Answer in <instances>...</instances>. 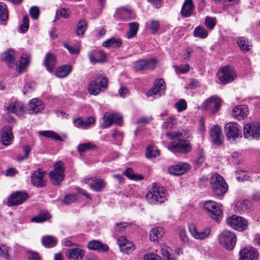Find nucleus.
Listing matches in <instances>:
<instances>
[{
    "label": "nucleus",
    "instance_id": "1",
    "mask_svg": "<svg viewBox=\"0 0 260 260\" xmlns=\"http://www.w3.org/2000/svg\"><path fill=\"white\" fill-rule=\"evenodd\" d=\"M181 132H170L166 133V136L172 141L168 144L169 149L174 153H188L191 151V145L188 141L181 139Z\"/></svg>",
    "mask_w": 260,
    "mask_h": 260
},
{
    "label": "nucleus",
    "instance_id": "2",
    "mask_svg": "<svg viewBox=\"0 0 260 260\" xmlns=\"http://www.w3.org/2000/svg\"><path fill=\"white\" fill-rule=\"evenodd\" d=\"M210 186L213 193L217 196H223L228 189V185L224 178L215 174L210 179Z\"/></svg>",
    "mask_w": 260,
    "mask_h": 260
},
{
    "label": "nucleus",
    "instance_id": "3",
    "mask_svg": "<svg viewBox=\"0 0 260 260\" xmlns=\"http://www.w3.org/2000/svg\"><path fill=\"white\" fill-rule=\"evenodd\" d=\"M146 200L152 204H161L166 200V193L164 188L153 186L152 188L147 193Z\"/></svg>",
    "mask_w": 260,
    "mask_h": 260
},
{
    "label": "nucleus",
    "instance_id": "4",
    "mask_svg": "<svg viewBox=\"0 0 260 260\" xmlns=\"http://www.w3.org/2000/svg\"><path fill=\"white\" fill-rule=\"evenodd\" d=\"M224 132L227 140L234 142L239 138H242V127L238 123L234 122H230L225 124Z\"/></svg>",
    "mask_w": 260,
    "mask_h": 260
},
{
    "label": "nucleus",
    "instance_id": "5",
    "mask_svg": "<svg viewBox=\"0 0 260 260\" xmlns=\"http://www.w3.org/2000/svg\"><path fill=\"white\" fill-rule=\"evenodd\" d=\"M218 239L219 244L229 250L234 249L237 241L235 234L226 230L219 234Z\"/></svg>",
    "mask_w": 260,
    "mask_h": 260
},
{
    "label": "nucleus",
    "instance_id": "6",
    "mask_svg": "<svg viewBox=\"0 0 260 260\" xmlns=\"http://www.w3.org/2000/svg\"><path fill=\"white\" fill-rule=\"evenodd\" d=\"M108 80L106 77H98L92 80L88 86L90 94L96 95L107 88Z\"/></svg>",
    "mask_w": 260,
    "mask_h": 260
},
{
    "label": "nucleus",
    "instance_id": "7",
    "mask_svg": "<svg viewBox=\"0 0 260 260\" xmlns=\"http://www.w3.org/2000/svg\"><path fill=\"white\" fill-rule=\"evenodd\" d=\"M63 163L61 161H58L54 166V170L49 173L50 178L52 183L55 185H59L60 182L64 179V169L63 167Z\"/></svg>",
    "mask_w": 260,
    "mask_h": 260
},
{
    "label": "nucleus",
    "instance_id": "8",
    "mask_svg": "<svg viewBox=\"0 0 260 260\" xmlns=\"http://www.w3.org/2000/svg\"><path fill=\"white\" fill-rule=\"evenodd\" d=\"M217 76L223 84L233 81L237 76L234 70L229 66L219 69L217 73Z\"/></svg>",
    "mask_w": 260,
    "mask_h": 260
},
{
    "label": "nucleus",
    "instance_id": "9",
    "mask_svg": "<svg viewBox=\"0 0 260 260\" xmlns=\"http://www.w3.org/2000/svg\"><path fill=\"white\" fill-rule=\"evenodd\" d=\"M204 208L213 219L218 222L221 220L222 213L220 206L216 202L212 200L207 201L204 204Z\"/></svg>",
    "mask_w": 260,
    "mask_h": 260
},
{
    "label": "nucleus",
    "instance_id": "10",
    "mask_svg": "<svg viewBox=\"0 0 260 260\" xmlns=\"http://www.w3.org/2000/svg\"><path fill=\"white\" fill-rule=\"evenodd\" d=\"M228 225L239 231H243L247 228V221L241 217L233 215L226 219Z\"/></svg>",
    "mask_w": 260,
    "mask_h": 260
},
{
    "label": "nucleus",
    "instance_id": "11",
    "mask_svg": "<svg viewBox=\"0 0 260 260\" xmlns=\"http://www.w3.org/2000/svg\"><path fill=\"white\" fill-rule=\"evenodd\" d=\"M260 124L258 122L248 123L243 127L244 136L245 138L257 139L260 134Z\"/></svg>",
    "mask_w": 260,
    "mask_h": 260
},
{
    "label": "nucleus",
    "instance_id": "12",
    "mask_svg": "<svg viewBox=\"0 0 260 260\" xmlns=\"http://www.w3.org/2000/svg\"><path fill=\"white\" fill-rule=\"evenodd\" d=\"M29 197L25 191H17L11 194L8 200L7 205L14 206L21 204Z\"/></svg>",
    "mask_w": 260,
    "mask_h": 260
},
{
    "label": "nucleus",
    "instance_id": "13",
    "mask_svg": "<svg viewBox=\"0 0 260 260\" xmlns=\"http://www.w3.org/2000/svg\"><path fill=\"white\" fill-rule=\"evenodd\" d=\"M113 123L121 125L122 124V115L119 113L108 114L106 113L103 117V128L109 127Z\"/></svg>",
    "mask_w": 260,
    "mask_h": 260
},
{
    "label": "nucleus",
    "instance_id": "14",
    "mask_svg": "<svg viewBox=\"0 0 260 260\" xmlns=\"http://www.w3.org/2000/svg\"><path fill=\"white\" fill-rule=\"evenodd\" d=\"M221 104L220 98L216 96H212L204 102V107L206 109L214 114L219 110Z\"/></svg>",
    "mask_w": 260,
    "mask_h": 260
},
{
    "label": "nucleus",
    "instance_id": "15",
    "mask_svg": "<svg viewBox=\"0 0 260 260\" xmlns=\"http://www.w3.org/2000/svg\"><path fill=\"white\" fill-rule=\"evenodd\" d=\"M210 137L214 145L218 146L223 143L224 137L220 126L215 125L212 127L210 131Z\"/></svg>",
    "mask_w": 260,
    "mask_h": 260
},
{
    "label": "nucleus",
    "instance_id": "16",
    "mask_svg": "<svg viewBox=\"0 0 260 260\" xmlns=\"http://www.w3.org/2000/svg\"><path fill=\"white\" fill-rule=\"evenodd\" d=\"M156 64L155 59H141L135 63L134 68L136 71L152 70L155 68Z\"/></svg>",
    "mask_w": 260,
    "mask_h": 260
},
{
    "label": "nucleus",
    "instance_id": "17",
    "mask_svg": "<svg viewBox=\"0 0 260 260\" xmlns=\"http://www.w3.org/2000/svg\"><path fill=\"white\" fill-rule=\"evenodd\" d=\"M45 175V172L40 169L34 171L31 177V182L32 185L38 187L45 186L46 185L44 179Z\"/></svg>",
    "mask_w": 260,
    "mask_h": 260
},
{
    "label": "nucleus",
    "instance_id": "18",
    "mask_svg": "<svg viewBox=\"0 0 260 260\" xmlns=\"http://www.w3.org/2000/svg\"><path fill=\"white\" fill-rule=\"evenodd\" d=\"M88 55L91 63H103L106 60L107 56L104 51L99 49L90 51Z\"/></svg>",
    "mask_w": 260,
    "mask_h": 260
},
{
    "label": "nucleus",
    "instance_id": "19",
    "mask_svg": "<svg viewBox=\"0 0 260 260\" xmlns=\"http://www.w3.org/2000/svg\"><path fill=\"white\" fill-rule=\"evenodd\" d=\"M13 139L12 128L10 125H6L2 128L1 135V142L5 146L10 145Z\"/></svg>",
    "mask_w": 260,
    "mask_h": 260
},
{
    "label": "nucleus",
    "instance_id": "20",
    "mask_svg": "<svg viewBox=\"0 0 260 260\" xmlns=\"http://www.w3.org/2000/svg\"><path fill=\"white\" fill-rule=\"evenodd\" d=\"M118 241L119 247L122 252L126 254H129L134 250L135 246L134 244L129 242L125 236H121Z\"/></svg>",
    "mask_w": 260,
    "mask_h": 260
},
{
    "label": "nucleus",
    "instance_id": "21",
    "mask_svg": "<svg viewBox=\"0 0 260 260\" xmlns=\"http://www.w3.org/2000/svg\"><path fill=\"white\" fill-rule=\"evenodd\" d=\"M257 255V251L255 249L244 248L240 251L239 260H256Z\"/></svg>",
    "mask_w": 260,
    "mask_h": 260
},
{
    "label": "nucleus",
    "instance_id": "22",
    "mask_svg": "<svg viewBox=\"0 0 260 260\" xmlns=\"http://www.w3.org/2000/svg\"><path fill=\"white\" fill-rule=\"evenodd\" d=\"M84 254V250L79 248H70L66 252L67 257L73 260H82Z\"/></svg>",
    "mask_w": 260,
    "mask_h": 260
},
{
    "label": "nucleus",
    "instance_id": "23",
    "mask_svg": "<svg viewBox=\"0 0 260 260\" xmlns=\"http://www.w3.org/2000/svg\"><path fill=\"white\" fill-rule=\"evenodd\" d=\"M56 60L55 55L50 52L46 54L44 64L46 67L47 70L52 73L56 66Z\"/></svg>",
    "mask_w": 260,
    "mask_h": 260
},
{
    "label": "nucleus",
    "instance_id": "24",
    "mask_svg": "<svg viewBox=\"0 0 260 260\" xmlns=\"http://www.w3.org/2000/svg\"><path fill=\"white\" fill-rule=\"evenodd\" d=\"M88 248L92 250H96L100 252H107L109 247L107 244H103L98 240H91L88 243Z\"/></svg>",
    "mask_w": 260,
    "mask_h": 260
},
{
    "label": "nucleus",
    "instance_id": "25",
    "mask_svg": "<svg viewBox=\"0 0 260 260\" xmlns=\"http://www.w3.org/2000/svg\"><path fill=\"white\" fill-rule=\"evenodd\" d=\"M189 169V165L187 163H180L172 166L169 169V172L175 176H179L185 173Z\"/></svg>",
    "mask_w": 260,
    "mask_h": 260
},
{
    "label": "nucleus",
    "instance_id": "26",
    "mask_svg": "<svg viewBox=\"0 0 260 260\" xmlns=\"http://www.w3.org/2000/svg\"><path fill=\"white\" fill-rule=\"evenodd\" d=\"M29 111L31 114H37L41 110H42L44 107V104L43 102L38 98H35L30 100L29 104Z\"/></svg>",
    "mask_w": 260,
    "mask_h": 260
},
{
    "label": "nucleus",
    "instance_id": "27",
    "mask_svg": "<svg viewBox=\"0 0 260 260\" xmlns=\"http://www.w3.org/2000/svg\"><path fill=\"white\" fill-rule=\"evenodd\" d=\"M7 110L9 112L13 113L17 115L20 116L23 113L24 107L23 104L21 102H12L9 104V106L7 108Z\"/></svg>",
    "mask_w": 260,
    "mask_h": 260
},
{
    "label": "nucleus",
    "instance_id": "28",
    "mask_svg": "<svg viewBox=\"0 0 260 260\" xmlns=\"http://www.w3.org/2000/svg\"><path fill=\"white\" fill-rule=\"evenodd\" d=\"M247 108L242 105L238 106L232 110V115L240 120L247 117Z\"/></svg>",
    "mask_w": 260,
    "mask_h": 260
},
{
    "label": "nucleus",
    "instance_id": "29",
    "mask_svg": "<svg viewBox=\"0 0 260 260\" xmlns=\"http://www.w3.org/2000/svg\"><path fill=\"white\" fill-rule=\"evenodd\" d=\"M189 231L191 235L198 239H204L206 238L210 234L211 230L209 228H206L204 230L198 231L194 226H189Z\"/></svg>",
    "mask_w": 260,
    "mask_h": 260
},
{
    "label": "nucleus",
    "instance_id": "30",
    "mask_svg": "<svg viewBox=\"0 0 260 260\" xmlns=\"http://www.w3.org/2000/svg\"><path fill=\"white\" fill-rule=\"evenodd\" d=\"M72 69L73 67L70 64L62 65L56 69L55 75L58 78H64L72 72Z\"/></svg>",
    "mask_w": 260,
    "mask_h": 260
},
{
    "label": "nucleus",
    "instance_id": "31",
    "mask_svg": "<svg viewBox=\"0 0 260 260\" xmlns=\"http://www.w3.org/2000/svg\"><path fill=\"white\" fill-rule=\"evenodd\" d=\"M193 9L192 0H186L182 7L181 11L182 15L185 17L190 16L192 13Z\"/></svg>",
    "mask_w": 260,
    "mask_h": 260
},
{
    "label": "nucleus",
    "instance_id": "32",
    "mask_svg": "<svg viewBox=\"0 0 260 260\" xmlns=\"http://www.w3.org/2000/svg\"><path fill=\"white\" fill-rule=\"evenodd\" d=\"M237 44L241 50L244 52H248L251 47V44L245 37H239L237 40Z\"/></svg>",
    "mask_w": 260,
    "mask_h": 260
},
{
    "label": "nucleus",
    "instance_id": "33",
    "mask_svg": "<svg viewBox=\"0 0 260 260\" xmlns=\"http://www.w3.org/2000/svg\"><path fill=\"white\" fill-rule=\"evenodd\" d=\"M2 58L8 63V64L10 67H14L15 64V53L13 50H10L8 52H5L2 55Z\"/></svg>",
    "mask_w": 260,
    "mask_h": 260
},
{
    "label": "nucleus",
    "instance_id": "34",
    "mask_svg": "<svg viewBox=\"0 0 260 260\" xmlns=\"http://www.w3.org/2000/svg\"><path fill=\"white\" fill-rule=\"evenodd\" d=\"M115 16L120 19L127 20L132 18V12L128 9L122 8L116 11Z\"/></svg>",
    "mask_w": 260,
    "mask_h": 260
},
{
    "label": "nucleus",
    "instance_id": "35",
    "mask_svg": "<svg viewBox=\"0 0 260 260\" xmlns=\"http://www.w3.org/2000/svg\"><path fill=\"white\" fill-rule=\"evenodd\" d=\"M122 44L121 40L119 38H111L108 39L103 43V46L105 47H119Z\"/></svg>",
    "mask_w": 260,
    "mask_h": 260
},
{
    "label": "nucleus",
    "instance_id": "36",
    "mask_svg": "<svg viewBox=\"0 0 260 260\" xmlns=\"http://www.w3.org/2000/svg\"><path fill=\"white\" fill-rule=\"evenodd\" d=\"M30 56L22 54L21 56L20 60L19 62L16 64L17 67L18 68V71L21 73L23 69L28 66L30 60Z\"/></svg>",
    "mask_w": 260,
    "mask_h": 260
},
{
    "label": "nucleus",
    "instance_id": "37",
    "mask_svg": "<svg viewBox=\"0 0 260 260\" xmlns=\"http://www.w3.org/2000/svg\"><path fill=\"white\" fill-rule=\"evenodd\" d=\"M93 182L94 183L91 184L90 187L96 191H102L106 186L105 182L102 179L95 178Z\"/></svg>",
    "mask_w": 260,
    "mask_h": 260
},
{
    "label": "nucleus",
    "instance_id": "38",
    "mask_svg": "<svg viewBox=\"0 0 260 260\" xmlns=\"http://www.w3.org/2000/svg\"><path fill=\"white\" fill-rule=\"evenodd\" d=\"M43 245L46 247H51L56 245L57 241L56 238L51 236H44L42 238Z\"/></svg>",
    "mask_w": 260,
    "mask_h": 260
},
{
    "label": "nucleus",
    "instance_id": "39",
    "mask_svg": "<svg viewBox=\"0 0 260 260\" xmlns=\"http://www.w3.org/2000/svg\"><path fill=\"white\" fill-rule=\"evenodd\" d=\"M39 134L42 136L52 138L55 140H58L59 141H62L63 139L56 133L52 131H40Z\"/></svg>",
    "mask_w": 260,
    "mask_h": 260
},
{
    "label": "nucleus",
    "instance_id": "40",
    "mask_svg": "<svg viewBox=\"0 0 260 260\" xmlns=\"http://www.w3.org/2000/svg\"><path fill=\"white\" fill-rule=\"evenodd\" d=\"M123 174L128 179L133 180H141L143 177L141 175L136 174L134 173L133 170L131 168H127L124 172Z\"/></svg>",
    "mask_w": 260,
    "mask_h": 260
},
{
    "label": "nucleus",
    "instance_id": "41",
    "mask_svg": "<svg viewBox=\"0 0 260 260\" xmlns=\"http://www.w3.org/2000/svg\"><path fill=\"white\" fill-rule=\"evenodd\" d=\"M161 231V228H155L152 229L149 234V239L151 241H157L160 237H161L160 231Z\"/></svg>",
    "mask_w": 260,
    "mask_h": 260
},
{
    "label": "nucleus",
    "instance_id": "42",
    "mask_svg": "<svg viewBox=\"0 0 260 260\" xmlns=\"http://www.w3.org/2000/svg\"><path fill=\"white\" fill-rule=\"evenodd\" d=\"M207 30L203 26L197 27L193 31V36L200 38H206L208 36Z\"/></svg>",
    "mask_w": 260,
    "mask_h": 260
},
{
    "label": "nucleus",
    "instance_id": "43",
    "mask_svg": "<svg viewBox=\"0 0 260 260\" xmlns=\"http://www.w3.org/2000/svg\"><path fill=\"white\" fill-rule=\"evenodd\" d=\"M128 25L129 30L127 33V38L131 39L137 35L139 25L137 22H130Z\"/></svg>",
    "mask_w": 260,
    "mask_h": 260
},
{
    "label": "nucleus",
    "instance_id": "44",
    "mask_svg": "<svg viewBox=\"0 0 260 260\" xmlns=\"http://www.w3.org/2000/svg\"><path fill=\"white\" fill-rule=\"evenodd\" d=\"M8 17V11L7 9L6 5L0 2V20L4 21L7 19Z\"/></svg>",
    "mask_w": 260,
    "mask_h": 260
},
{
    "label": "nucleus",
    "instance_id": "45",
    "mask_svg": "<svg viewBox=\"0 0 260 260\" xmlns=\"http://www.w3.org/2000/svg\"><path fill=\"white\" fill-rule=\"evenodd\" d=\"M51 218V216L48 213H44L40 214L38 216L33 217L31 221L35 222H42Z\"/></svg>",
    "mask_w": 260,
    "mask_h": 260
},
{
    "label": "nucleus",
    "instance_id": "46",
    "mask_svg": "<svg viewBox=\"0 0 260 260\" xmlns=\"http://www.w3.org/2000/svg\"><path fill=\"white\" fill-rule=\"evenodd\" d=\"M87 27V22L85 20H82L80 21L77 25V28L76 33L77 35H83L86 30Z\"/></svg>",
    "mask_w": 260,
    "mask_h": 260
},
{
    "label": "nucleus",
    "instance_id": "47",
    "mask_svg": "<svg viewBox=\"0 0 260 260\" xmlns=\"http://www.w3.org/2000/svg\"><path fill=\"white\" fill-rule=\"evenodd\" d=\"M10 248L5 245H0V256L4 257L6 260H10L11 256L9 254Z\"/></svg>",
    "mask_w": 260,
    "mask_h": 260
},
{
    "label": "nucleus",
    "instance_id": "48",
    "mask_svg": "<svg viewBox=\"0 0 260 260\" xmlns=\"http://www.w3.org/2000/svg\"><path fill=\"white\" fill-rule=\"evenodd\" d=\"M95 146L91 143L80 144L78 145V150L80 153L84 152L87 150L93 149Z\"/></svg>",
    "mask_w": 260,
    "mask_h": 260
},
{
    "label": "nucleus",
    "instance_id": "49",
    "mask_svg": "<svg viewBox=\"0 0 260 260\" xmlns=\"http://www.w3.org/2000/svg\"><path fill=\"white\" fill-rule=\"evenodd\" d=\"M158 150L153 149L151 146H149L146 148L145 155L147 158L156 157L159 155Z\"/></svg>",
    "mask_w": 260,
    "mask_h": 260
},
{
    "label": "nucleus",
    "instance_id": "50",
    "mask_svg": "<svg viewBox=\"0 0 260 260\" xmlns=\"http://www.w3.org/2000/svg\"><path fill=\"white\" fill-rule=\"evenodd\" d=\"M216 24L215 18L207 16L205 18V25L209 29H213Z\"/></svg>",
    "mask_w": 260,
    "mask_h": 260
},
{
    "label": "nucleus",
    "instance_id": "51",
    "mask_svg": "<svg viewBox=\"0 0 260 260\" xmlns=\"http://www.w3.org/2000/svg\"><path fill=\"white\" fill-rule=\"evenodd\" d=\"M175 107L178 112H182L186 109L187 103L185 100L181 99L175 104Z\"/></svg>",
    "mask_w": 260,
    "mask_h": 260
},
{
    "label": "nucleus",
    "instance_id": "52",
    "mask_svg": "<svg viewBox=\"0 0 260 260\" xmlns=\"http://www.w3.org/2000/svg\"><path fill=\"white\" fill-rule=\"evenodd\" d=\"M154 86L157 87V88L161 91L162 94H164L166 85L165 82L162 79L159 78L156 79L154 83Z\"/></svg>",
    "mask_w": 260,
    "mask_h": 260
},
{
    "label": "nucleus",
    "instance_id": "53",
    "mask_svg": "<svg viewBox=\"0 0 260 260\" xmlns=\"http://www.w3.org/2000/svg\"><path fill=\"white\" fill-rule=\"evenodd\" d=\"M22 22L23 24L20 27V31L24 33L27 31L29 27V19L27 16L23 17Z\"/></svg>",
    "mask_w": 260,
    "mask_h": 260
},
{
    "label": "nucleus",
    "instance_id": "54",
    "mask_svg": "<svg viewBox=\"0 0 260 260\" xmlns=\"http://www.w3.org/2000/svg\"><path fill=\"white\" fill-rule=\"evenodd\" d=\"M69 14L67 9L61 8L56 11L55 19H58L61 17L67 18L69 17Z\"/></svg>",
    "mask_w": 260,
    "mask_h": 260
},
{
    "label": "nucleus",
    "instance_id": "55",
    "mask_svg": "<svg viewBox=\"0 0 260 260\" xmlns=\"http://www.w3.org/2000/svg\"><path fill=\"white\" fill-rule=\"evenodd\" d=\"M40 10L37 6H32L29 10V14L34 19L38 18L40 14Z\"/></svg>",
    "mask_w": 260,
    "mask_h": 260
},
{
    "label": "nucleus",
    "instance_id": "56",
    "mask_svg": "<svg viewBox=\"0 0 260 260\" xmlns=\"http://www.w3.org/2000/svg\"><path fill=\"white\" fill-rule=\"evenodd\" d=\"M161 252L164 260H176L174 255L170 253L167 249L161 248Z\"/></svg>",
    "mask_w": 260,
    "mask_h": 260
},
{
    "label": "nucleus",
    "instance_id": "57",
    "mask_svg": "<svg viewBox=\"0 0 260 260\" xmlns=\"http://www.w3.org/2000/svg\"><path fill=\"white\" fill-rule=\"evenodd\" d=\"M27 254L29 260H42L39 254L37 252L29 250L27 252Z\"/></svg>",
    "mask_w": 260,
    "mask_h": 260
},
{
    "label": "nucleus",
    "instance_id": "58",
    "mask_svg": "<svg viewBox=\"0 0 260 260\" xmlns=\"http://www.w3.org/2000/svg\"><path fill=\"white\" fill-rule=\"evenodd\" d=\"M179 236L181 240L185 244H187L189 242V238L186 235V232L184 229H179Z\"/></svg>",
    "mask_w": 260,
    "mask_h": 260
},
{
    "label": "nucleus",
    "instance_id": "59",
    "mask_svg": "<svg viewBox=\"0 0 260 260\" xmlns=\"http://www.w3.org/2000/svg\"><path fill=\"white\" fill-rule=\"evenodd\" d=\"M77 198L74 194H69L66 196L64 198L63 202L64 204L69 205L76 200Z\"/></svg>",
    "mask_w": 260,
    "mask_h": 260
},
{
    "label": "nucleus",
    "instance_id": "60",
    "mask_svg": "<svg viewBox=\"0 0 260 260\" xmlns=\"http://www.w3.org/2000/svg\"><path fill=\"white\" fill-rule=\"evenodd\" d=\"M63 46L68 49L71 54H78L80 52V49L77 46L71 47L67 44H63Z\"/></svg>",
    "mask_w": 260,
    "mask_h": 260
},
{
    "label": "nucleus",
    "instance_id": "61",
    "mask_svg": "<svg viewBox=\"0 0 260 260\" xmlns=\"http://www.w3.org/2000/svg\"><path fill=\"white\" fill-rule=\"evenodd\" d=\"M159 22L156 20H152L150 22V28L152 31V33L155 34L159 28Z\"/></svg>",
    "mask_w": 260,
    "mask_h": 260
},
{
    "label": "nucleus",
    "instance_id": "62",
    "mask_svg": "<svg viewBox=\"0 0 260 260\" xmlns=\"http://www.w3.org/2000/svg\"><path fill=\"white\" fill-rule=\"evenodd\" d=\"M74 124L75 126L79 128L86 129L84 126V120L82 118H77L74 120Z\"/></svg>",
    "mask_w": 260,
    "mask_h": 260
},
{
    "label": "nucleus",
    "instance_id": "63",
    "mask_svg": "<svg viewBox=\"0 0 260 260\" xmlns=\"http://www.w3.org/2000/svg\"><path fill=\"white\" fill-rule=\"evenodd\" d=\"M152 119L151 116H144L137 119L136 123L137 124H145L149 123Z\"/></svg>",
    "mask_w": 260,
    "mask_h": 260
},
{
    "label": "nucleus",
    "instance_id": "64",
    "mask_svg": "<svg viewBox=\"0 0 260 260\" xmlns=\"http://www.w3.org/2000/svg\"><path fill=\"white\" fill-rule=\"evenodd\" d=\"M127 225V223L126 222H120L119 223H117L115 228V232L116 233L122 232Z\"/></svg>",
    "mask_w": 260,
    "mask_h": 260
}]
</instances>
